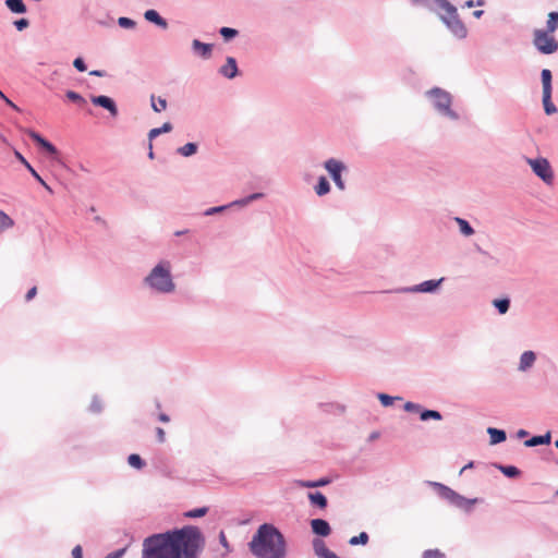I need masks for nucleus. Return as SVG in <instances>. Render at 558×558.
Here are the masks:
<instances>
[{
  "label": "nucleus",
  "instance_id": "56",
  "mask_svg": "<svg viewBox=\"0 0 558 558\" xmlns=\"http://www.w3.org/2000/svg\"><path fill=\"white\" fill-rule=\"evenodd\" d=\"M158 418L163 423H168L170 421L169 416L165 413H160Z\"/></svg>",
  "mask_w": 558,
  "mask_h": 558
},
{
  "label": "nucleus",
  "instance_id": "4",
  "mask_svg": "<svg viewBox=\"0 0 558 558\" xmlns=\"http://www.w3.org/2000/svg\"><path fill=\"white\" fill-rule=\"evenodd\" d=\"M439 5L445 13L441 16L444 22L448 25L454 35L458 37H464L466 35V28L460 21L457 9L446 0H440Z\"/></svg>",
  "mask_w": 558,
  "mask_h": 558
},
{
  "label": "nucleus",
  "instance_id": "26",
  "mask_svg": "<svg viewBox=\"0 0 558 558\" xmlns=\"http://www.w3.org/2000/svg\"><path fill=\"white\" fill-rule=\"evenodd\" d=\"M15 157L17 158V160H20L25 167L26 169L32 173V175L38 181V182H43V178L37 173V171L29 165V162L23 157V155L21 153H19L17 150H15L14 153Z\"/></svg>",
  "mask_w": 558,
  "mask_h": 558
},
{
  "label": "nucleus",
  "instance_id": "45",
  "mask_svg": "<svg viewBox=\"0 0 558 558\" xmlns=\"http://www.w3.org/2000/svg\"><path fill=\"white\" fill-rule=\"evenodd\" d=\"M404 410L408 412H421V405L413 402H407L404 404Z\"/></svg>",
  "mask_w": 558,
  "mask_h": 558
},
{
  "label": "nucleus",
  "instance_id": "57",
  "mask_svg": "<svg viewBox=\"0 0 558 558\" xmlns=\"http://www.w3.org/2000/svg\"><path fill=\"white\" fill-rule=\"evenodd\" d=\"M222 209H223V207H215V208H210L206 214H207V215H210V214H213V213H217V211H220V210H222Z\"/></svg>",
  "mask_w": 558,
  "mask_h": 558
},
{
  "label": "nucleus",
  "instance_id": "16",
  "mask_svg": "<svg viewBox=\"0 0 558 558\" xmlns=\"http://www.w3.org/2000/svg\"><path fill=\"white\" fill-rule=\"evenodd\" d=\"M535 353L533 351H525L523 352V354L521 355V359H520V366L519 368L521 371H526L527 368H530L534 362H535Z\"/></svg>",
  "mask_w": 558,
  "mask_h": 558
},
{
  "label": "nucleus",
  "instance_id": "52",
  "mask_svg": "<svg viewBox=\"0 0 558 558\" xmlns=\"http://www.w3.org/2000/svg\"><path fill=\"white\" fill-rule=\"evenodd\" d=\"M36 294H37V288L33 287L32 289L28 290V292L25 295L26 301L33 300L36 296Z\"/></svg>",
  "mask_w": 558,
  "mask_h": 558
},
{
  "label": "nucleus",
  "instance_id": "53",
  "mask_svg": "<svg viewBox=\"0 0 558 558\" xmlns=\"http://www.w3.org/2000/svg\"><path fill=\"white\" fill-rule=\"evenodd\" d=\"M125 549H119L114 553L109 554L106 558H121L124 554Z\"/></svg>",
  "mask_w": 558,
  "mask_h": 558
},
{
  "label": "nucleus",
  "instance_id": "11",
  "mask_svg": "<svg viewBox=\"0 0 558 558\" xmlns=\"http://www.w3.org/2000/svg\"><path fill=\"white\" fill-rule=\"evenodd\" d=\"M312 531L319 536H328L331 532L330 525L326 520L313 519L311 521Z\"/></svg>",
  "mask_w": 558,
  "mask_h": 558
},
{
  "label": "nucleus",
  "instance_id": "44",
  "mask_svg": "<svg viewBox=\"0 0 558 558\" xmlns=\"http://www.w3.org/2000/svg\"><path fill=\"white\" fill-rule=\"evenodd\" d=\"M378 399L380 400L384 407H389L393 402V398L385 393H379Z\"/></svg>",
  "mask_w": 558,
  "mask_h": 558
},
{
  "label": "nucleus",
  "instance_id": "20",
  "mask_svg": "<svg viewBox=\"0 0 558 558\" xmlns=\"http://www.w3.org/2000/svg\"><path fill=\"white\" fill-rule=\"evenodd\" d=\"M14 220L0 209V234L14 227Z\"/></svg>",
  "mask_w": 558,
  "mask_h": 558
},
{
  "label": "nucleus",
  "instance_id": "33",
  "mask_svg": "<svg viewBox=\"0 0 558 558\" xmlns=\"http://www.w3.org/2000/svg\"><path fill=\"white\" fill-rule=\"evenodd\" d=\"M429 418L439 421V420H441V414H440V412L435 411V410L421 411V420L422 421H427Z\"/></svg>",
  "mask_w": 558,
  "mask_h": 558
},
{
  "label": "nucleus",
  "instance_id": "3",
  "mask_svg": "<svg viewBox=\"0 0 558 558\" xmlns=\"http://www.w3.org/2000/svg\"><path fill=\"white\" fill-rule=\"evenodd\" d=\"M170 263L162 260L156 267L153 268L150 274L146 277L145 281L153 289L169 293L174 290V283L170 274Z\"/></svg>",
  "mask_w": 558,
  "mask_h": 558
},
{
  "label": "nucleus",
  "instance_id": "58",
  "mask_svg": "<svg viewBox=\"0 0 558 558\" xmlns=\"http://www.w3.org/2000/svg\"><path fill=\"white\" fill-rule=\"evenodd\" d=\"M89 74L95 76H104V72L98 70H94Z\"/></svg>",
  "mask_w": 558,
  "mask_h": 558
},
{
  "label": "nucleus",
  "instance_id": "31",
  "mask_svg": "<svg viewBox=\"0 0 558 558\" xmlns=\"http://www.w3.org/2000/svg\"><path fill=\"white\" fill-rule=\"evenodd\" d=\"M151 108L155 112H161L167 109V100L165 98H158L156 102L155 96H151Z\"/></svg>",
  "mask_w": 558,
  "mask_h": 558
},
{
  "label": "nucleus",
  "instance_id": "47",
  "mask_svg": "<svg viewBox=\"0 0 558 558\" xmlns=\"http://www.w3.org/2000/svg\"><path fill=\"white\" fill-rule=\"evenodd\" d=\"M14 25L17 28V31H23L29 25V23H28V20L21 19V20L15 21Z\"/></svg>",
  "mask_w": 558,
  "mask_h": 558
},
{
  "label": "nucleus",
  "instance_id": "63",
  "mask_svg": "<svg viewBox=\"0 0 558 558\" xmlns=\"http://www.w3.org/2000/svg\"><path fill=\"white\" fill-rule=\"evenodd\" d=\"M526 435H527V432H526V430H524V429H520V430L518 432V436H519V437H524V436H526Z\"/></svg>",
  "mask_w": 558,
  "mask_h": 558
},
{
  "label": "nucleus",
  "instance_id": "62",
  "mask_svg": "<svg viewBox=\"0 0 558 558\" xmlns=\"http://www.w3.org/2000/svg\"><path fill=\"white\" fill-rule=\"evenodd\" d=\"M9 106L13 107L14 109H17V107L9 99L4 96V98H2Z\"/></svg>",
  "mask_w": 558,
  "mask_h": 558
},
{
  "label": "nucleus",
  "instance_id": "60",
  "mask_svg": "<svg viewBox=\"0 0 558 558\" xmlns=\"http://www.w3.org/2000/svg\"><path fill=\"white\" fill-rule=\"evenodd\" d=\"M49 193H53L51 187L43 180V182H39Z\"/></svg>",
  "mask_w": 558,
  "mask_h": 558
},
{
  "label": "nucleus",
  "instance_id": "13",
  "mask_svg": "<svg viewBox=\"0 0 558 558\" xmlns=\"http://www.w3.org/2000/svg\"><path fill=\"white\" fill-rule=\"evenodd\" d=\"M220 73L228 78H233L238 73L235 59L228 57L226 64L220 69Z\"/></svg>",
  "mask_w": 558,
  "mask_h": 558
},
{
  "label": "nucleus",
  "instance_id": "19",
  "mask_svg": "<svg viewBox=\"0 0 558 558\" xmlns=\"http://www.w3.org/2000/svg\"><path fill=\"white\" fill-rule=\"evenodd\" d=\"M550 439H551L550 433H547L542 436H534V437L530 438L529 440H526L524 442V445L526 447H535L538 445H548L550 442Z\"/></svg>",
  "mask_w": 558,
  "mask_h": 558
},
{
  "label": "nucleus",
  "instance_id": "8",
  "mask_svg": "<svg viewBox=\"0 0 558 558\" xmlns=\"http://www.w3.org/2000/svg\"><path fill=\"white\" fill-rule=\"evenodd\" d=\"M326 170L330 173L333 182L340 189H344V183L341 178V172L344 170V165L336 159H329L325 162Z\"/></svg>",
  "mask_w": 558,
  "mask_h": 558
},
{
  "label": "nucleus",
  "instance_id": "32",
  "mask_svg": "<svg viewBox=\"0 0 558 558\" xmlns=\"http://www.w3.org/2000/svg\"><path fill=\"white\" fill-rule=\"evenodd\" d=\"M368 542V535L366 532H361L357 536H353L350 538L349 543L350 545L352 546H355V545H366Z\"/></svg>",
  "mask_w": 558,
  "mask_h": 558
},
{
  "label": "nucleus",
  "instance_id": "7",
  "mask_svg": "<svg viewBox=\"0 0 558 558\" xmlns=\"http://www.w3.org/2000/svg\"><path fill=\"white\" fill-rule=\"evenodd\" d=\"M527 162L532 167L536 175H538L544 182L550 183L553 181V171L549 162L544 158L529 159Z\"/></svg>",
  "mask_w": 558,
  "mask_h": 558
},
{
  "label": "nucleus",
  "instance_id": "50",
  "mask_svg": "<svg viewBox=\"0 0 558 558\" xmlns=\"http://www.w3.org/2000/svg\"><path fill=\"white\" fill-rule=\"evenodd\" d=\"M156 435H157V440L159 442H165L166 441V433H165V430L161 427H158L156 429Z\"/></svg>",
  "mask_w": 558,
  "mask_h": 558
},
{
  "label": "nucleus",
  "instance_id": "38",
  "mask_svg": "<svg viewBox=\"0 0 558 558\" xmlns=\"http://www.w3.org/2000/svg\"><path fill=\"white\" fill-rule=\"evenodd\" d=\"M509 300L508 299H499L494 301V305L497 307L500 314L507 313L509 310Z\"/></svg>",
  "mask_w": 558,
  "mask_h": 558
},
{
  "label": "nucleus",
  "instance_id": "15",
  "mask_svg": "<svg viewBox=\"0 0 558 558\" xmlns=\"http://www.w3.org/2000/svg\"><path fill=\"white\" fill-rule=\"evenodd\" d=\"M192 47L194 51L203 58H209L211 54L213 46L210 44H204L198 39H194L192 43Z\"/></svg>",
  "mask_w": 558,
  "mask_h": 558
},
{
  "label": "nucleus",
  "instance_id": "46",
  "mask_svg": "<svg viewBox=\"0 0 558 558\" xmlns=\"http://www.w3.org/2000/svg\"><path fill=\"white\" fill-rule=\"evenodd\" d=\"M73 65L80 72H84L86 70V65L82 58H76L73 62Z\"/></svg>",
  "mask_w": 558,
  "mask_h": 558
},
{
  "label": "nucleus",
  "instance_id": "21",
  "mask_svg": "<svg viewBox=\"0 0 558 558\" xmlns=\"http://www.w3.org/2000/svg\"><path fill=\"white\" fill-rule=\"evenodd\" d=\"M487 433L489 434L492 445H496L506 440V433L501 429L489 427Z\"/></svg>",
  "mask_w": 558,
  "mask_h": 558
},
{
  "label": "nucleus",
  "instance_id": "23",
  "mask_svg": "<svg viewBox=\"0 0 558 558\" xmlns=\"http://www.w3.org/2000/svg\"><path fill=\"white\" fill-rule=\"evenodd\" d=\"M5 4L13 13L22 14L26 12L23 0H7Z\"/></svg>",
  "mask_w": 558,
  "mask_h": 558
},
{
  "label": "nucleus",
  "instance_id": "27",
  "mask_svg": "<svg viewBox=\"0 0 558 558\" xmlns=\"http://www.w3.org/2000/svg\"><path fill=\"white\" fill-rule=\"evenodd\" d=\"M330 191L329 182L325 177H320L317 185L315 186V192L317 195L323 196Z\"/></svg>",
  "mask_w": 558,
  "mask_h": 558
},
{
  "label": "nucleus",
  "instance_id": "9",
  "mask_svg": "<svg viewBox=\"0 0 558 558\" xmlns=\"http://www.w3.org/2000/svg\"><path fill=\"white\" fill-rule=\"evenodd\" d=\"M28 136L36 142L39 146H41L48 154L53 156L54 158L58 157V149L54 145H52L50 142L45 140L40 134L36 133L35 131H28Z\"/></svg>",
  "mask_w": 558,
  "mask_h": 558
},
{
  "label": "nucleus",
  "instance_id": "18",
  "mask_svg": "<svg viewBox=\"0 0 558 558\" xmlns=\"http://www.w3.org/2000/svg\"><path fill=\"white\" fill-rule=\"evenodd\" d=\"M308 499L313 506L320 509H325L327 507V498L320 492L310 493Z\"/></svg>",
  "mask_w": 558,
  "mask_h": 558
},
{
  "label": "nucleus",
  "instance_id": "6",
  "mask_svg": "<svg viewBox=\"0 0 558 558\" xmlns=\"http://www.w3.org/2000/svg\"><path fill=\"white\" fill-rule=\"evenodd\" d=\"M434 106L442 113L453 116L450 110L451 97L447 92L435 88L429 92Z\"/></svg>",
  "mask_w": 558,
  "mask_h": 558
},
{
  "label": "nucleus",
  "instance_id": "29",
  "mask_svg": "<svg viewBox=\"0 0 558 558\" xmlns=\"http://www.w3.org/2000/svg\"><path fill=\"white\" fill-rule=\"evenodd\" d=\"M197 145L194 143H187L178 149V153L184 157L192 156L196 153Z\"/></svg>",
  "mask_w": 558,
  "mask_h": 558
},
{
  "label": "nucleus",
  "instance_id": "14",
  "mask_svg": "<svg viewBox=\"0 0 558 558\" xmlns=\"http://www.w3.org/2000/svg\"><path fill=\"white\" fill-rule=\"evenodd\" d=\"M430 485H433L437 489L438 494L442 498L449 500L450 502L453 499L458 498V494L454 490H452L451 488H449L448 486H445L444 484L434 482V483H430Z\"/></svg>",
  "mask_w": 558,
  "mask_h": 558
},
{
  "label": "nucleus",
  "instance_id": "43",
  "mask_svg": "<svg viewBox=\"0 0 558 558\" xmlns=\"http://www.w3.org/2000/svg\"><path fill=\"white\" fill-rule=\"evenodd\" d=\"M423 558H445V555L438 549H429L424 553Z\"/></svg>",
  "mask_w": 558,
  "mask_h": 558
},
{
  "label": "nucleus",
  "instance_id": "10",
  "mask_svg": "<svg viewBox=\"0 0 558 558\" xmlns=\"http://www.w3.org/2000/svg\"><path fill=\"white\" fill-rule=\"evenodd\" d=\"M92 102L96 106H100V107L107 109L112 117L118 116V108H117L114 101L110 97L102 96V95L93 96Z\"/></svg>",
  "mask_w": 558,
  "mask_h": 558
},
{
  "label": "nucleus",
  "instance_id": "55",
  "mask_svg": "<svg viewBox=\"0 0 558 558\" xmlns=\"http://www.w3.org/2000/svg\"><path fill=\"white\" fill-rule=\"evenodd\" d=\"M315 484H316V487L325 486V485L329 484V480L328 478H322L319 481H315Z\"/></svg>",
  "mask_w": 558,
  "mask_h": 558
},
{
  "label": "nucleus",
  "instance_id": "34",
  "mask_svg": "<svg viewBox=\"0 0 558 558\" xmlns=\"http://www.w3.org/2000/svg\"><path fill=\"white\" fill-rule=\"evenodd\" d=\"M128 462L131 466L138 469V470L144 466V462H143L142 458L136 453L130 454L128 458Z\"/></svg>",
  "mask_w": 558,
  "mask_h": 558
},
{
  "label": "nucleus",
  "instance_id": "61",
  "mask_svg": "<svg viewBox=\"0 0 558 558\" xmlns=\"http://www.w3.org/2000/svg\"><path fill=\"white\" fill-rule=\"evenodd\" d=\"M49 193H53L51 187L43 180V182H39Z\"/></svg>",
  "mask_w": 558,
  "mask_h": 558
},
{
  "label": "nucleus",
  "instance_id": "22",
  "mask_svg": "<svg viewBox=\"0 0 558 558\" xmlns=\"http://www.w3.org/2000/svg\"><path fill=\"white\" fill-rule=\"evenodd\" d=\"M172 131V124L169 122L163 123L160 128L151 129L148 133V140L151 142L155 137L162 133H169Z\"/></svg>",
  "mask_w": 558,
  "mask_h": 558
},
{
  "label": "nucleus",
  "instance_id": "64",
  "mask_svg": "<svg viewBox=\"0 0 558 558\" xmlns=\"http://www.w3.org/2000/svg\"><path fill=\"white\" fill-rule=\"evenodd\" d=\"M482 14H483V11H482V10H477V11H475V12L473 13V15H474L475 17H477V19H478V17H481V16H482Z\"/></svg>",
  "mask_w": 558,
  "mask_h": 558
},
{
  "label": "nucleus",
  "instance_id": "39",
  "mask_svg": "<svg viewBox=\"0 0 558 558\" xmlns=\"http://www.w3.org/2000/svg\"><path fill=\"white\" fill-rule=\"evenodd\" d=\"M500 470L508 477H515L520 475L519 469L512 465L500 466Z\"/></svg>",
  "mask_w": 558,
  "mask_h": 558
},
{
  "label": "nucleus",
  "instance_id": "5",
  "mask_svg": "<svg viewBox=\"0 0 558 558\" xmlns=\"http://www.w3.org/2000/svg\"><path fill=\"white\" fill-rule=\"evenodd\" d=\"M533 44L544 54H551L558 50V41L555 36L544 29H535Z\"/></svg>",
  "mask_w": 558,
  "mask_h": 558
},
{
  "label": "nucleus",
  "instance_id": "40",
  "mask_svg": "<svg viewBox=\"0 0 558 558\" xmlns=\"http://www.w3.org/2000/svg\"><path fill=\"white\" fill-rule=\"evenodd\" d=\"M208 509L206 507L197 508L185 513L187 518H201L207 513Z\"/></svg>",
  "mask_w": 558,
  "mask_h": 558
},
{
  "label": "nucleus",
  "instance_id": "1",
  "mask_svg": "<svg viewBox=\"0 0 558 558\" xmlns=\"http://www.w3.org/2000/svg\"><path fill=\"white\" fill-rule=\"evenodd\" d=\"M204 545L201 530L186 525L145 538L142 558H198Z\"/></svg>",
  "mask_w": 558,
  "mask_h": 558
},
{
  "label": "nucleus",
  "instance_id": "12",
  "mask_svg": "<svg viewBox=\"0 0 558 558\" xmlns=\"http://www.w3.org/2000/svg\"><path fill=\"white\" fill-rule=\"evenodd\" d=\"M315 554L319 558H340L333 551H331L322 539H315L313 543Z\"/></svg>",
  "mask_w": 558,
  "mask_h": 558
},
{
  "label": "nucleus",
  "instance_id": "17",
  "mask_svg": "<svg viewBox=\"0 0 558 558\" xmlns=\"http://www.w3.org/2000/svg\"><path fill=\"white\" fill-rule=\"evenodd\" d=\"M145 19L151 23H155L156 25L166 28L167 22L165 19H162L157 11L155 10H147L144 14Z\"/></svg>",
  "mask_w": 558,
  "mask_h": 558
},
{
  "label": "nucleus",
  "instance_id": "36",
  "mask_svg": "<svg viewBox=\"0 0 558 558\" xmlns=\"http://www.w3.org/2000/svg\"><path fill=\"white\" fill-rule=\"evenodd\" d=\"M451 502L460 508L470 509L475 500H468L458 494V498L453 499Z\"/></svg>",
  "mask_w": 558,
  "mask_h": 558
},
{
  "label": "nucleus",
  "instance_id": "48",
  "mask_svg": "<svg viewBox=\"0 0 558 558\" xmlns=\"http://www.w3.org/2000/svg\"><path fill=\"white\" fill-rule=\"evenodd\" d=\"M119 25L122 27H133L135 25L134 21L129 17H120Z\"/></svg>",
  "mask_w": 558,
  "mask_h": 558
},
{
  "label": "nucleus",
  "instance_id": "24",
  "mask_svg": "<svg viewBox=\"0 0 558 558\" xmlns=\"http://www.w3.org/2000/svg\"><path fill=\"white\" fill-rule=\"evenodd\" d=\"M543 105L547 114H553L557 111L555 105L551 102V92H543Z\"/></svg>",
  "mask_w": 558,
  "mask_h": 558
},
{
  "label": "nucleus",
  "instance_id": "59",
  "mask_svg": "<svg viewBox=\"0 0 558 558\" xmlns=\"http://www.w3.org/2000/svg\"><path fill=\"white\" fill-rule=\"evenodd\" d=\"M379 437V433L378 432H374L369 435V440H375Z\"/></svg>",
  "mask_w": 558,
  "mask_h": 558
},
{
  "label": "nucleus",
  "instance_id": "30",
  "mask_svg": "<svg viewBox=\"0 0 558 558\" xmlns=\"http://www.w3.org/2000/svg\"><path fill=\"white\" fill-rule=\"evenodd\" d=\"M440 282H441V279L424 281L420 284L418 291L430 292V291L435 290L439 286Z\"/></svg>",
  "mask_w": 558,
  "mask_h": 558
},
{
  "label": "nucleus",
  "instance_id": "54",
  "mask_svg": "<svg viewBox=\"0 0 558 558\" xmlns=\"http://www.w3.org/2000/svg\"><path fill=\"white\" fill-rule=\"evenodd\" d=\"M219 539H220L221 545L228 549L229 544H228L227 537L223 532H220Z\"/></svg>",
  "mask_w": 558,
  "mask_h": 558
},
{
  "label": "nucleus",
  "instance_id": "2",
  "mask_svg": "<svg viewBox=\"0 0 558 558\" xmlns=\"http://www.w3.org/2000/svg\"><path fill=\"white\" fill-rule=\"evenodd\" d=\"M248 547L256 558L286 557L284 537L272 524H262L253 535Z\"/></svg>",
  "mask_w": 558,
  "mask_h": 558
},
{
  "label": "nucleus",
  "instance_id": "37",
  "mask_svg": "<svg viewBox=\"0 0 558 558\" xmlns=\"http://www.w3.org/2000/svg\"><path fill=\"white\" fill-rule=\"evenodd\" d=\"M457 222L459 223L460 230L464 235H472L474 233L473 228L469 225L466 220L457 218Z\"/></svg>",
  "mask_w": 558,
  "mask_h": 558
},
{
  "label": "nucleus",
  "instance_id": "41",
  "mask_svg": "<svg viewBox=\"0 0 558 558\" xmlns=\"http://www.w3.org/2000/svg\"><path fill=\"white\" fill-rule=\"evenodd\" d=\"M220 34L225 39L229 40L238 35V31L230 27H222Z\"/></svg>",
  "mask_w": 558,
  "mask_h": 558
},
{
  "label": "nucleus",
  "instance_id": "49",
  "mask_svg": "<svg viewBox=\"0 0 558 558\" xmlns=\"http://www.w3.org/2000/svg\"><path fill=\"white\" fill-rule=\"evenodd\" d=\"M72 558H83V549L81 545H76L72 549Z\"/></svg>",
  "mask_w": 558,
  "mask_h": 558
},
{
  "label": "nucleus",
  "instance_id": "28",
  "mask_svg": "<svg viewBox=\"0 0 558 558\" xmlns=\"http://www.w3.org/2000/svg\"><path fill=\"white\" fill-rule=\"evenodd\" d=\"M543 92H551V72L548 69L542 71Z\"/></svg>",
  "mask_w": 558,
  "mask_h": 558
},
{
  "label": "nucleus",
  "instance_id": "35",
  "mask_svg": "<svg viewBox=\"0 0 558 558\" xmlns=\"http://www.w3.org/2000/svg\"><path fill=\"white\" fill-rule=\"evenodd\" d=\"M451 502L460 508L470 509L475 500H468L458 494V498L453 499Z\"/></svg>",
  "mask_w": 558,
  "mask_h": 558
},
{
  "label": "nucleus",
  "instance_id": "42",
  "mask_svg": "<svg viewBox=\"0 0 558 558\" xmlns=\"http://www.w3.org/2000/svg\"><path fill=\"white\" fill-rule=\"evenodd\" d=\"M66 97H68V99H70L73 102H77V104H81V105L85 104V99L80 94H77L76 92L69 90L66 93Z\"/></svg>",
  "mask_w": 558,
  "mask_h": 558
},
{
  "label": "nucleus",
  "instance_id": "51",
  "mask_svg": "<svg viewBox=\"0 0 558 558\" xmlns=\"http://www.w3.org/2000/svg\"><path fill=\"white\" fill-rule=\"evenodd\" d=\"M298 485L307 488L316 487L315 481H299Z\"/></svg>",
  "mask_w": 558,
  "mask_h": 558
},
{
  "label": "nucleus",
  "instance_id": "25",
  "mask_svg": "<svg viewBox=\"0 0 558 558\" xmlns=\"http://www.w3.org/2000/svg\"><path fill=\"white\" fill-rule=\"evenodd\" d=\"M558 28V12H550L548 14L547 25L545 32L554 34Z\"/></svg>",
  "mask_w": 558,
  "mask_h": 558
}]
</instances>
